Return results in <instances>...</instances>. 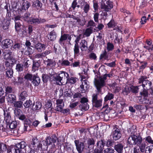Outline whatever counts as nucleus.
<instances>
[{
	"label": "nucleus",
	"mask_w": 153,
	"mask_h": 153,
	"mask_svg": "<svg viewBox=\"0 0 153 153\" xmlns=\"http://www.w3.org/2000/svg\"><path fill=\"white\" fill-rule=\"evenodd\" d=\"M47 65L48 68H53L56 65V63L54 61L51 59H48L47 61Z\"/></svg>",
	"instance_id": "obj_32"
},
{
	"label": "nucleus",
	"mask_w": 153,
	"mask_h": 153,
	"mask_svg": "<svg viewBox=\"0 0 153 153\" xmlns=\"http://www.w3.org/2000/svg\"><path fill=\"white\" fill-rule=\"evenodd\" d=\"M37 139L33 138L30 143L29 145V147L30 149H33V150H37V145H36V143L37 141Z\"/></svg>",
	"instance_id": "obj_20"
},
{
	"label": "nucleus",
	"mask_w": 153,
	"mask_h": 153,
	"mask_svg": "<svg viewBox=\"0 0 153 153\" xmlns=\"http://www.w3.org/2000/svg\"><path fill=\"white\" fill-rule=\"evenodd\" d=\"M101 4V8L102 9H104L106 11H108L113 7L112 2H108L107 4H105L103 3V0H102Z\"/></svg>",
	"instance_id": "obj_15"
},
{
	"label": "nucleus",
	"mask_w": 153,
	"mask_h": 153,
	"mask_svg": "<svg viewBox=\"0 0 153 153\" xmlns=\"http://www.w3.org/2000/svg\"><path fill=\"white\" fill-rule=\"evenodd\" d=\"M74 143L78 153H82L85 148V146L84 142L76 140H74Z\"/></svg>",
	"instance_id": "obj_9"
},
{
	"label": "nucleus",
	"mask_w": 153,
	"mask_h": 153,
	"mask_svg": "<svg viewBox=\"0 0 153 153\" xmlns=\"http://www.w3.org/2000/svg\"><path fill=\"white\" fill-rule=\"evenodd\" d=\"M16 69L18 71H22L23 70L22 65L20 64H17L16 66Z\"/></svg>",
	"instance_id": "obj_58"
},
{
	"label": "nucleus",
	"mask_w": 153,
	"mask_h": 153,
	"mask_svg": "<svg viewBox=\"0 0 153 153\" xmlns=\"http://www.w3.org/2000/svg\"><path fill=\"white\" fill-rule=\"evenodd\" d=\"M83 9L84 12L86 13H87L89 10V4L87 2L83 7Z\"/></svg>",
	"instance_id": "obj_41"
},
{
	"label": "nucleus",
	"mask_w": 153,
	"mask_h": 153,
	"mask_svg": "<svg viewBox=\"0 0 153 153\" xmlns=\"http://www.w3.org/2000/svg\"><path fill=\"white\" fill-rule=\"evenodd\" d=\"M67 34H64L62 35L59 41V43L61 45L63 44V42L66 40L67 39Z\"/></svg>",
	"instance_id": "obj_36"
},
{
	"label": "nucleus",
	"mask_w": 153,
	"mask_h": 153,
	"mask_svg": "<svg viewBox=\"0 0 153 153\" xmlns=\"http://www.w3.org/2000/svg\"><path fill=\"white\" fill-rule=\"evenodd\" d=\"M95 142L92 138H89L87 141L88 148H89V146L91 145H94V144Z\"/></svg>",
	"instance_id": "obj_46"
},
{
	"label": "nucleus",
	"mask_w": 153,
	"mask_h": 153,
	"mask_svg": "<svg viewBox=\"0 0 153 153\" xmlns=\"http://www.w3.org/2000/svg\"><path fill=\"white\" fill-rule=\"evenodd\" d=\"M108 26L109 27H112L115 26V23L114 20H111L108 24Z\"/></svg>",
	"instance_id": "obj_59"
},
{
	"label": "nucleus",
	"mask_w": 153,
	"mask_h": 153,
	"mask_svg": "<svg viewBox=\"0 0 153 153\" xmlns=\"http://www.w3.org/2000/svg\"><path fill=\"white\" fill-rule=\"evenodd\" d=\"M22 25V23L21 22H15V29L19 33L20 30V27Z\"/></svg>",
	"instance_id": "obj_37"
},
{
	"label": "nucleus",
	"mask_w": 153,
	"mask_h": 153,
	"mask_svg": "<svg viewBox=\"0 0 153 153\" xmlns=\"http://www.w3.org/2000/svg\"><path fill=\"white\" fill-rule=\"evenodd\" d=\"M78 80V79L77 78L74 77H71L70 78H68L67 79L66 82L71 84H74L77 82Z\"/></svg>",
	"instance_id": "obj_29"
},
{
	"label": "nucleus",
	"mask_w": 153,
	"mask_h": 153,
	"mask_svg": "<svg viewBox=\"0 0 153 153\" xmlns=\"http://www.w3.org/2000/svg\"><path fill=\"white\" fill-rule=\"evenodd\" d=\"M18 122L16 120H12L9 125L10 128L7 130V133L9 134H12V133L16 134L17 132V130L15 129L18 124Z\"/></svg>",
	"instance_id": "obj_6"
},
{
	"label": "nucleus",
	"mask_w": 153,
	"mask_h": 153,
	"mask_svg": "<svg viewBox=\"0 0 153 153\" xmlns=\"http://www.w3.org/2000/svg\"><path fill=\"white\" fill-rule=\"evenodd\" d=\"M32 102L31 100H27L24 104L23 105L24 106L25 108H28L32 105Z\"/></svg>",
	"instance_id": "obj_49"
},
{
	"label": "nucleus",
	"mask_w": 153,
	"mask_h": 153,
	"mask_svg": "<svg viewBox=\"0 0 153 153\" xmlns=\"http://www.w3.org/2000/svg\"><path fill=\"white\" fill-rule=\"evenodd\" d=\"M45 20L44 19H39L30 17L27 21L28 22L31 24L38 25L39 23H44L45 22Z\"/></svg>",
	"instance_id": "obj_11"
},
{
	"label": "nucleus",
	"mask_w": 153,
	"mask_h": 153,
	"mask_svg": "<svg viewBox=\"0 0 153 153\" xmlns=\"http://www.w3.org/2000/svg\"><path fill=\"white\" fill-rule=\"evenodd\" d=\"M114 46L113 44L110 42H108L107 44V49L108 51H112L114 48Z\"/></svg>",
	"instance_id": "obj_43"
},
{
	"label": "nucleus",
	"mask_w": 153,
	"mask_h": 153,
	"mask_svg": "<svg viewBox=\"0 0 153 153\" xmlns=\"http://www.w3.org/2000/svg\"><path fill=\"white\" fill-rule=\"evenodd\" d=\"M145 140L147 141L148 143L153 144V140L152 139L151 137L150 136H148L145 138Z\"/></svg>",
	"instance_id": "obj_57"
},
{
	"label": "nucleus",
	"mask_w": 153,
	"mask_h": 153,
	"mask_svg": "<svg viewBox=\"0 0 153 153\" xmlns=\"http://www.w3.org/2000/svg\"><path fill=\"white\" fill-rule=\"evenodd\" d=\"M139 83H142V87L144 90L150 89L152 85V83L149 80H147L146 77L144 76H142L139 78Z\"/></svg>",
	"instance_id": "obj_4"
},
{
	"label": "nucleus",
	"mask_w": 153,
	"mask_h": 153,
	"mask_svg": "<svg viewBox=\"0 0 153 153\" xmlns=\"http://www.w3.org/2000/svg\"><path fill=\"white\" fill-rule=\"evenodd\" d=\"M3 54L4 58L5 59H9L11 57L12 52L9 50H5Z\"/></svg>",
	"instance_id": "obj_24"
},
{
	"label": "nucleus",
	"mask_w": 153,
	"mask_h": 153,
	"mask_svg": "<svg viewBox=\"0 0 153 153\" xmlns=\"http://www.w3.org/2000/svg\"><path fill=\"white\" fill-rule=\"evenodd\" d=\"M130 89L128 86H126L123 89L122 93L124 95H127L130 93Z\"/></svg>",
	"instance_id": "obj_35"
},
{
	"label": "nucleus",
	"mask_w": 153,
	"mask_h": 153,
	"mask_svg": "<svg viewBox=\"0 0 153 153\" xmlns=\"http://www.w3.org/2000/svg\"><path fill=\"white\" fill-rule=\"evenodd\" d=\"M81 106V110L82 111L87 110L89 108V105L87 103L82 104Z\"/></svg>",
	"instance_id": "obj_44"
},
{
	"label": "nucleus",
	"mask_w": 153,
	"mask_h": 153,
	"mask_svg": "<svg viewBox=\"0 0 153 153\" xmlns=\"http://www.w3.org/2000/svg\"><path fill=\"white\" fill-rule=\"evenodd\" d=\"M30 6V3L28 1L24 2L22 4L21 8V10L22 11H25Z\"/></svg>",
	"instance_id": "obj_25"
},
{
	"label": "nucleus",
	"mask_w": 153,
	"mask_h": 153,
	"mask_svg": "<svg viewBox=\"0 0 153 153\" xmlns=\"http://www.w3.org/2000/svg\"><path fill=\"white\" fill-rule=\"evenodd\" d=\"M140 151L142 152H143L145 151V148L146 144L145 143H141L139 146Z\"/></svg>",
	"instance_id": "obj_50"
},
{
	"label": "nucleus",
	"mask_w": 153,
	"mask_h": 153,
	"mask_svg": "<svg viewBox=\"0 0 153 153\" xmlns=\"http://www.w3.org/2000/svg\"><path fill=\"white\" fill-rule=\"evenodd\" d=\"M79 45H74V52L75 55H78L79 52Z\"/></svg>",
	"instance_id": "obj_45"
},
{
	"label": "nucleus",
	"mask_w": 153,
	"mask_h": 153,
	"mask_svg": "<svg viewBox=\"0 0 153 153\" xmlns=\"http://www.w3.org/2000/svg\"><path fill=\"white\" fill-rule=\"evenodd\" d=\"M79 46L82 51H86L88 49L87 42L85 39H82L80 41Z\"/></svg>",
	"instance_id": "obj_17"
},
{
	"label": "nucleus",
	"mask_w": 153,
	"mask_h": 153,
	"mask_svg": "<svg viewBox=\"0 0 153 153\" xmlns=\"http://www.w3.org/2000/svg\"><path fill=\"white\" fill-rule=\"evenodd\" d=\"M9 22L6 20H4L2 22V26L3 28L4 29H7L9 25Z\"/></svg>",
	"instance_id": "obj_40"
},
{
	"label": "nucleus",
	"mask_w": 153,
	"mask_h": 153,
	"mask_svg": "<svg viewBox=\"0 0 153 153\" xmlns=\"http://www.w3.org/2000/svg\"><path fill=\"white\" fill-rule=\"evenodd\" d=\"M123 146L122 143H118L115 145L114 148L118 153H121L123 151Z\"/></svg>",
	"instance_id": "obj_21"
},
{
	"label": "nucleus",
	"mask_w": 153,
	"mask_h": 153,
	"mask_svg": "<svg viewBox=\"0 0 153 153\" xmlns=\"http://www.w3.org/2000/svg\"><path fill=\"white\" fill-rule=\"evenodd\" d=\"M6 63V65L7 66L9 65H12L14 64L15 62V60L13 57H11L9 59H8Z\"/></svg>",
	"instance_id": "obj_39"
},
{
	"label": "nucleus",
	"mask_w": 153,
	"mask_h": 153,
	"mask_svg": "<svg viewBox=\"0 0 153 153\" xmlns=\"http://www.w3.org/2000/svg\"><path fill=\"white\" fill-rule=\"evenodd\" d=\"M114 94H113L110 93H108L104 98L105 101H106L108 100H110L113 99L114 98Z\"/></svg>",
	"instance_id": "obj_38"
},
{
	"label": "nucleus",
	"mask_w": 153,
	"mask_h": 153,
	"mask_svg": "<svg viewBox=\"0 0 153 153\" xmlns=\"http://www.w3.org/2000/svg\"><path fill=\"white\" fill-rule=\"evenodd\" d=\"M138 87L137 86H133L132 87L131 89L132 91L134 93H137L138 92Z\"/></svg>",
	"instance_id": "obj_64"
},
{
	"label": "nucleus",
	"mask_w": 153,
	"mask_h": 153,
	"mask_svg": "<svg viewBox=\"0 0 153 153\" xmlns=\"http://www.w3.org/2000/svg\"><path fill=\"white\" fill-rule=\"evenodd\" d=\"M57 137L55 135H53L51 137L48 136L47 137L46 140L42 141L43 143V149L44 150L47 149L48 147V146L51 144L52 143H54L56 142L57 140Z\"/></svg>",
	"instance_id": "obj_3"
},
{
	"label": "nucleus",
	"mask_w": 153,
	"mask_h": 153,
	"mask_svg": "<svg viewBox=\"0 0 153 153\" xmlns=\"http://www.w3.org/2000/svg\"><path fill=\"white\" fill-rule=\"evenodd\" d=\"M42 107V105L41 103L39 102H37L36 103L35 107L34 108V109L35 110L39 109Z\"/></svg>",
	"instance_id": "obj_54"
},
{
	"label": "nucleus",
	"mask_w": 153,
	"mask_h": 153,
	"mask_svg": "<svg viewBox=\"0 0 153 153\" xmlns=\"http://www.w3.org/2000/svg\"><path fill=\"white\" fill-rule=\"evenodd\" d=\"M111 87L113 89V92L114 93L118 92L120 90V87L117 86V84L116 83H113L111 85Z\"/></svg>",
	"instance_id": "obj_31"
},
{
	"label": "nucleus",
	"mask_w": 153,
	"mask_h": 153,
	"mask_svg": "<svg viewBox=\"0 0 153 153\" xmlns=\"http://www.w3.org/2000/svg\"><path fill=\"white\" fill-rule=\"evenodd\" d=\"M13 70L10 69H8L6 72V75L8 78H11L13 76Z\"/></svg>",
	"instance_id": "obj_42"
},
{
	"label": "nucleus",
	"mask_w": 153,
	"mask_h": 153,
	"mask_svg": "<svg viewBox=\"0 0 153 153\" xmlns=\"http://www.w3.org/2000/svg\"><path fill=\"white\" fill-rule=\"evenodd\" d=\"M102 99L97 100V94H94L92 95V102L93 105L97 108L100 107L102 105Z\"/></svg>",
	"instance_id": "obj_8"
},
{
	"label": "nucleus",
	"mask_w": 153,
	"mask_h": 153,
	"mask_svg": "<svg viewBox=\"0 0 153 153\" xmlns=\"http://www.w3.org/2000/svg\"><path fill=\"white\" fill-rule=\"evenodd\" d=\"M56 33L53 31L51 32L48 35V39L51 41L55 40L56 38Z\"/></svg>",
	"instance_id": "obj_26"
},
{
	"label": "nucleus",
	"mask_w": 153,
	"mask_h": 153,
	"mask_svg": "<svg viewBox=\"0 0 153 153\" xmlns=\"http://www.w3.org/2000/svg\"><path fill=\"white\" fill-rule=\"evenodd\" d=\"M96 25L95 23L93 20H90L88 22V26L94 27Z\"/></svg>",
	"instance_id": "obj_61"
},
{
	"label": "nucleus",
	"mask_w": 153,
	"mask_h": 153,
	"mask_svg": "<svg viewBox=\"0 0 153 153\" xmlns=\"http://www.w3.org/2000/svg\"><path fill=\"white\" fill-rule=\"evenodd\" d=\"M69 17L71 18L75 19L76 22L78 23L79 24L81 25H84L85 24L86 20L84 18H83L81 19H80L78 17L74 16L73 15H69Z\"/></svg>",
	"instance_id": "obj_18"
},
{
	"label": "nucleus",
	"mask_w": 153,
	"mask_h": 153,
	"mask_svg": "<svg viewBox=\"0 0 153 153\" xmlns=\"http://www.w3.org/2000/svg\"><path fill=\"white\" fill-rule=\"evenodd\" d=\"M32 6L37 9H39L42 8V4L39 0H36L33 2Z\"/></svg>",
	"instance_id": "obj_23"
},
{
	"label": "nucleus",
	"mask_w": 153,
	"mask_h": 153,
	"mask_svg": "<svg viewBox=\"0 0 153 153\" xmlns=\"http://www.w3.org/2000/svg\"><path fill=\"white\" fill-rule=\"evenodd\" d=\"M34 47L39 52L41 51L42 49H44L45 48L44 45L39 43H38L34 45Z\"/></svg>",
	"instance_id": "obj_30"
},
{
	"label": "nucleus",
	"mask_w": 153,
	"mask_h": 153,
	"mask_svg": "<svg viewBox=\"0 0 153 153\" xmlns=\"http://www.w3.org/2000/svg\"><path fill=\"white\" fill-rule=\"evenodd\" d=\"M24 125H27L28 126V125L32 126V122L29 119H26L24 120Z\"/></svg>",
	"instance_id": "obj_55"
},
{
	"label": "nucleus",
	"mask_w": 153,
	"mask_h": 153,
	"mask_svg": "<svg viewBox=\"0 0 153 153\" xmlns=\"http://www.w3.org/2000/svg\"><path fill=\"white\" fill-rule=\"evenodd\" d=\"M3 111L4 112V120L7 124H9L12 120L9 109V108L7 109L6 108L4 109Z\"/></svg>",
	"instance_id": "obj_10"
},
{
	"label": "nucleus",
	"mask_w": 153,
	"mask_h": 153,
	"mask_svg": "<svg viewBox=\"0 0 153 153\" xmlns=\"http://www.w3.org/2000/svg\"><path fill=\"white\" fill-rule=\"evenodd\" d=\"M12 91V88L10 87H7L6 88V95H8V93H11Z\"/></svg>",
	"instance_id": "obj_60"
},
{
	"label": "nucleus",
	"mask_w": 153,
	"mask_h": 153,
	"mask_svg": "<svg viewBox=\"0 0 153 153\" xmlns=\"http://www.w3.org/2000/svg\"><path fill=\"white\" fill-rule=\"evenodd\" d=\"M33 52L32 49L30 47H27V51H26L25 52V53L26 55L31 54Z\"/></svg>",
	"instance_id": "obj_56"
},
{
	"label": "nucleus",
	"mask_w": 153,
	"mask_h": 153,
	"mask_svg": "<svg viewBox=\"0 0 153 153\" xmlns=\"http://www.w3.org/2000/svg\"><path fill=\"white\" fill-rule=\"evenodd\" d=\"M23 102L21 101H18L13 103L14 106L15 107L21 108L22 106Z\"/></svg>",
	"instance_id": "obj_48"
},
{
	"label": "nucleus",
	"mask_w": 153,
	"mask_h": 153,
	"mask_svg": "<svg viewBox=\"0 0 153 153\" xmlns=\"http://www.w3.org/2000/svg\"><path fill=\"white\" fill-rule=\"evenodd\" d=\"M69 74L64 71H60L58 75L54 78L55 80L58 85H60L62 84L61 81L63 79H65V78H68L69 77Z\"/></svg>",
	"instance_id": "obj_5"
},
{
	"label": "nucleus",
	"mask_w": 153,
	"mask_h": 153,
	"mask_svg": "<svg viewBox=\"0 0 153 153\" xmlns=\"http://www.w3.org/2000/svg\"><path fill=\"white\" fill-rule=\"evenodd\" d=\"M142 138L140 136L134 134L130 136L128 140V143L130 145L139 146L142 143Z\"/></svg>",
	"instance_id": "obj_2"
},
{
	"label": "nucleus",
	"mask_w": 153,
	"mask_h": 153,
	"mask_svg": "<svg viewBox=\"0 0 153 153\" xmlns=\"http://www.w3.org/2000/svg\"><path fill=\"white\" fill-rule=\"evenodd\" d=\"M39 66V64L38 62H33L32 67L33 70L35 71L36 70H38Z\"/></svg>",
	"instance_id": "obj_51"
},
{
	"label": "nucleus",
	"mask_w": 153,
	"mask_h": 153,
	"mask_svg": "<svg viewBox=\"0 0 153 153\" xmlns=\"http://www.w3.org/2000/svg\"><path fill=\"white\" fill-rule=\"evenodd\" d=\"M12 40L6 39L3 40L2 42V47L4 49L7 48L11 47L12 45Z\"/></svg>",
	"instance_id": "obj_16"
},
{
	"label": "nucleus",
	"mask_w": 153,
	"mask_h": 153,
	"mask_svg": "<svg viewBox=\"0 0 153 153\" xmlns=\"http://www.w3.org/2000/svg\"><path fill=\"white\" fill-rule=\"evenodd\" d=\"M146 45L144 46V48L148 50L149 51L153 50V41H147Z\"/></svg>",
	"instance_id": "obj_22"
},
{
	"label": "nucleus",
	"mask_w": 153,
	"mask_h": 153,
	"mask_svg": "<svg viewBox=\"0 0 153 153\" xmlns=\"http://www.w3.org/2000/svg\"><path fill=\"white\" fill-rule=\"evenodd\" d=\"M93 30V28L92 27H90L86 29L84 33V35L88 37L90 36L92 33Z\"/></svg>",
	"instance_id": "obj_33"
},
{
	"label": "nucleus",
	"mask_w": 153,
	"mask_h": 153,
	"mask_svg": "<svg viewBox=\"0 0 153 153\" xmlns=\"http://www.w3.org/2000/svg\"><path fill=\"white\" fill-rule=\"evenodd\" d=\"M121 134L118 129H116L113 131L111 134V136L112 137L114 140H116L120 138Z\"/></svg>",
	"instance_id": "obj_14"
},
{
	"label": "nucleus",
	"mask_w": 153,
	"mask_h": 153,
	"mask_svg": "<svg viewBox=\"0 0 153 153\" xmlns=\"http://www.w3.org/2000/svg\"><path fill=\"white\" fill-rule=\"evenodd\" d=\"M40 79L38 76H33L32 82L34 85H38L40 83Z\"/></svg>",
	"instance_id": "obj_27"
},
{
	"label": "nucleus",
	"mask_w": 153,
	"mask_h": 153,
	"mask_svg": "<svg viewBox=\"0 0 153 153\" xmlns=\"http://www.w3.org/2000/svg\"><path fill=\"white\" fill-rule=\"evenodd\" d=\"M56 106L55 108V110L59 111H61L64 106V103L62 99H58L56 100Z\"/></svg>",
	"instance_id": "obj_13"
},
{
	"label": "nucleus",
	"mask_w": 153,
	"mask_h": 153,
	"mask_svg": "<svg viewBox=\"0 0 153 153\" xmlns=\"http://www.w3.org/2000/svg\"><path fill=\"white\" fill-rule=\"evenodd\" d=\"M105 143L102 140L98 141L97 143V146L99 149H103V147L105 146Z\"/></svg>",
	"instance_id": "obj_34"
},
{
	"label": "nucleus",
	"mask_w": 153,
	"mask_h": 153,
	"mask_svg": "<svg viewBox=\"0 0 153 153\" xmlns=\"http://www.w3.org/2000/svg\"><path fill=\"white\" fill-rule=\"evenodd\" d=\"M26 145L25 142L22 141L11 147L12 148V150L14 151V153H18L20 151H22V149H24Z\"/></svg>",
	"instance_id": "obj_7"
},
{
	"label": "nucleus",
	"mask_w": 153,
	"mask_h": 153,
	"mask_svg": "<svg viewBox=\"0 0 153 153\" xmlns=\"http://www.w3.org/2000/svg\"><path fill=\"white\" fill-rule=\"evenodd\" d=\"M114 149L111 148L106 149L104 151V153H114Z\"/></svg>",
	"instance_id": "obj_52"
},
{
	"label": "nucleus",
	"mask_w": 153,
	"mask_h": 153,
	"mask_svg": "<svg viewBox=\"0 0 153 153\" xmlns=\"http://www.w3.org/2000/svg\"><path fill=\"white\" fill-rule=\"evenodd\" d=\"M82 84L80 86L81 91L82 93H85L89 87L88 82L86 80L81 79Z\"/></svg>",
	"instance_id": "obj_12"
},
{
	"label": "nucleus",
	"mask_w": 153,
	"mask_h": 153,
	"mask_svg": "<svg viewBox=\"0 0 153 153\" xmlns=\"http://www.w3.org/2000/svg\"><path fill=\"white\" fill-rule=\"evenodd\" d=\"M147 90H144L143 89V91L140 92V94L142 96L144 97H146L148 96L149 94L147 91Z\"/></svg>",
	"instance_id": "obj_53"
},
{
	"label": "nucleus",
	"mask_w": 153,
	"mask_h": 153,
	"mask_svg": "<svg viewBox=\"0 0 153 153\" xmlns=\"http://www.w3.org/2000/svg\"><path fill=\"white\" fill-rule=\"evenodd\" d=\"M27 97V92L25 91H23L20 94L19 96V100L24 101L25 100Z\"/></svg>",
	"instance_id": "obj_28"
},
{
	"label": "nucleus",
	"mask_w": 153,
	"mask_h": 153,
	"mask_svg": "<svg viewBox=\"0 0 153 153\" xmlns=\"http://www.w3.org/2000/svg\"><path fill=\"white\" fill-rule=\"evenodd\" d=\"M21 45L19 43H16L13 46V48L15 50H18L21 47Z\"/></svg>",
	"instance_id": "obj_62"
},
{
	"label": "nucleus",
	"mask_w": 153,
	"mask_h": 153,
	"mask_svg": "<svg viewBox=\"0 0 153 153\" xmlns=\"http://www.w3.org/2000/svg\"><path fill=\"white\" fill-rule=\"evenodd\" d=\"M111 76L112 75L110 74H105L101 76L99 78H95L94 84L98 92H101V88L105 85V80H106L107 77H111Z\"/></svg>",
	"instance_id": "obj_1"
},
{
	"label": "nucleus",
	"mask_w": 153,
	"mask_h": 153,
	"mask_svg": "<svg viewBox=\"0 0 153 153\" xmlns=\"http://www.w3.org/2000/svg\"><path fill=\"white\" fill-rule=\"evenodd\" d=\"M6 147L5 144L1 143H0V151H4L6 149Z\"/></svg>",
	"instance_id": "obj_63"
},
{
	"label": "nucleus",
	"mask_w": 153,
	"mask_h": 153,
	"mask_svg": "<svg viewBox=\"0 0 153 153\" xmlns=\"http://www.w3.org/2000/svg\"><path fill=\"white\" fill-rule=\"evenodd\" d=\"M15 115L17 117H19L22 113V111L19 109H15L14 111Z\"/></svg>",
	"instance_id": "obj_47"
},
{
	"label": "nucleus",
	"mask_w": 153,
	"mask_h": 153,
	"mask_svg": "<svg viewBox=\"0 0 153 153\" xmlns=\"http://www.w3.org/2000/svg\"><path fill=\"white\" fill-rule=\"evenodd\" d=\"M6 99L9 103H12L16 100V96L13 94H9L6 95Z\"/></svg>",
	"instance_id": "obj_19"
}]
</instances>
